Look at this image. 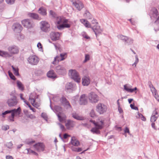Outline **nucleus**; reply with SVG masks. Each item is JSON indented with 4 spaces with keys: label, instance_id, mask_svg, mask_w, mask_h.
Segmentation results:
<instances>
[{
    "label": "nucleus",
    "instance_id": "62",
    "mask_svg": "<svg viewBox=\"0 0 159 159\" xmlns=\"http://www.w3.org/2000/svg\"><path fill=\"white\" fill-rule=\"evenodd\" d=\"M38 48H42V46L41 44L40 43H39L37 45Z\"/></svg>",
    "mask_w": 159,
    "mask_h": 159
},
{
    "label": "nucleus",
    "instance_id": "55",
    "mask_svg": "<svg viewBox=\"0 0 159 159\" xmlns=\"http://www.w3.org/2000/svg\"><path fill=\"white\" fill-rule=\"evenodd\" d=\"M34 143H35L34 141H31L27 142V144L28 145H31L33 144Z\"/></svg>",
    "mask_w": 159,
    "mask_h": 159
},
{
    "label": "nucleus",
    "instance_id": "22",
    "mask_svg": "<svg viewBox=\"0 0 159 159\" xmlns=\"http://www.w3.org/2000/svg\"><path fill=\"white\" fill-rule=\"evenodd\" d=\"M90 83V80L88 76H84L82 78V84L84 86H87Z\"/></svg>",
    "mask_w": 159,
    "mask_h": 159
},
{
    "label": "nucleus",
    "instance_id": "42",
    "mask_svg": "<svg viewBox=\"0 0 159 159\" xmlns=\"http://www.w3.org/2000/svg\"><path fill=\"white\" fill-rule=\"evenodd\" d=\"M135 60L134 62V63L133 64L132 66H134L135 67H136V65L139 62V59L137 55H136L135 56Z\"/></svg>",
    "mask_w": 159,
    "mask_h": 159
},
{
    "label": "nucleus",
    "instance_id": "6",
    "mask_svg": "<svg viewBox=\"0 0 159 159\" xmlns=\"http://www.w3.org/2000/svg\"><path fill=\"white\" fill-rule=\"evenodd\" d=\"M107 110V106L103 103H99L96 106V111L100 115L106 112Z\"/></svg>",
    "mask_w": 159,
    "mask_h": 159
},
{
    "label": "nucleus",
    "instance_id": "20",
    "mask_svg": "<svg viewBox=\"0 0 159 159\" xmlns=\"http://www.w3.org/2000/svg\"><path fill=\"white\" fill-rule=\"evenodd\" d=\"M60 33L58 32H52L50 34V37L53 41H56L59 39Z\"/></svg>",
    "mask_w": 159,
    "mask_h": 159
},
{
    "label": "nucleus",
    "instance_id": "60",
    "mask_svg": "<svg viewBox=\"0 0 159 159\" xmlns=\"http://www.w3.org/2000/svg\"><path fill=\"white\" fill-rule=\"evenodd\" d=\"M83 36L84 38L87 39H89L90 38V37L86 34H83Z\"/></svg>",
    "mask_w": 159,
    "mask_h": 159
},
{
    "label": "nucleus",
    "instance_id": "63",
    "mask_svg": "<svg viewBox=\"0 0 159 159\" xmlns=\"http://www.w3.org/2000/svg\"><path fill=\"white\" fill-rule=\"evenodd\" d=\"M29 107H30V110H32V111L33 112H35V110L30 105V106H29Z\"/></svg>",
    "mask_w": 159,
    "mask_h": 159
},
{
    "label": "nucleus",
    "instance_id": "30",
    "mask_svg": "<svg viewBox=\"0 0 159 159\" xmlns=\"http://www.w3.org/2000/svg\"><path fill=\"white\" fill-rule=\"evenodd\" d=\"M16 84L17 86L19 89L22 91L24 90V86L22 83L19 80L16 81Z\"/></svg>",
    "mask_w": 159,
    "mask_h": 159
},
{
    "label": "nucleus",
    "instance_id": "48",
    "mask_svg": "<svg viewBox=\"0 0 159 159\" xmlns=\"http://www.w3.org/2000/svg\"><path fill=\"white\" fill-rule=\"evenodd\" d=\"M9 127L8 125H5L2 126V129L3 130H6L9 129Z\"/></svg>",
    "mask_w": 159,
    "mask_h": 159
},
{
    "label": "nucleus",
    "instance_id": "52",
    "mask_svg": "<svg viewBox=\"0 0 159 159\" xmlns=\"http://www.w3.org/2000/svg\"><path fill=\"white\" fill-rule=\"evenodd\" d=\"M151 90L154 95L157 93V91L154 87H152V88L151 89Z\"/></svg>",
    "mask_w": 159,
    "mask_h": 159
},
{
    "label": "nucleus",
    "instance_id": "47",
    "mask_svg": "<svg viewBox=\"0 0 159 159\" xmlns=\"http://www.w3.org/2000/svg\"><path fill=\"white\" fill-rule=\"evenodd\" d=\"M43 72L41 70H39L37 71L36 74L38 75H41L43 74Z\"/></svg>",
    "mask_w": 159,
    "mask_h": 159
},
{
    "label": "nucleus",
    "instance_id": "57",
    "mask_svg": "<svg viewBox=\"0 0 159 159\" xmlns=\"http://www.w3.org/2000/svg\"><path fill=\"white\" fill-rule=\"evenodd\" d=\"M154 97L159 102V96L156 94H155L154 95Z\"/></svg>",
    "mask_w": 159,
    "mask_h": 159
},
{
    "label": "nucleus",
    "instance_id": "49",
    "mask_svg": "<svg viewBox=\"0 0 159 159\" xmlns=\"http://www.w3.org/2000/svg\"><path fill=\"white\" fill-rule=\"evenodd\" d=\"M24 35L23 34H20L17 35V38L19 40L24 39Z\"/></svg>",
    "mask_w": 159,
    "mask_h": 159
},
{
    "label": "nucleus",
    "instance_id": "23",
    "mask_svg": "<svg viewBox=\"0 0 159 159\" xmlns=\"http://www.w3.org/2000/svg\"><path fill=\"white\" fill-rule=\"evenodd\" d=\"M21 110L20 107H19L17 109H14L11 110V112L12 116L15 115H19L20 114Z\"/></svg>",
    "mask_w": 159,
    "mask_h": 159
},
{
    "label": "nucleus",
    "instance_id": "54",
    "mask_svg": "<svg viewBox=\"0 0 159 159\" xmlns=\"http://www.w3.org/2000/svg\"><path fill=\"white\" fill-rule=\"evenodd\" d=\"M15 116H12V115L11 114V116L9 117V120H10L11 121H14V117Z\"/></svg>",
    "mask_w": 159,
    "mask_h": 159
},
{
    "label": "nucleus",
    "instance_id": "56",
    "mask_svg": "<svg viewBox=\"0 0 159 159\" xmlns=\"http://www.w3.org/2000/svg\"><path fill=\"white\" fill-rule=\"evenodd\" d=\"M91 22L92 24H96V25L98 24V22H97L96 20L95 19H93V20H92Z\"/></svg>",
    "mask_w": 159,
    "mask_h": 159
},
{
    "label": "nucleus",
    "instance_id": "41",
    "mask_svg": "<svg viewBox=\"0 0 159 159\" xmlns=\"http://www.w3.org/2000/svg\"><path fill=\"white\" fill-rule=\"evenodd\" d=\"M6 145V146L9 148L11 149L12 148L13 144L11 142L7 143Z\"/></svg>",
    "mask_w": 159,
    "mask_h": 159
},
{
    "label": "nucleus",
    "instance_id": "4",
    "mask_svg": "<svg viewBox=\"0 0 159 159\" xmlns=\"http://www.w3.org/2000/svg\"><path fill=\"white\" fill-rule=\"evenodd\" d=\"M35 94H31L29 97V100L31 104L34 107L38 108L39 107L40 103L39 99L38 98V96L35 97Z\"/></svg>",
    "mask_w": 159,
    "mask_h": 159
},
{
    "label": "nucleus",
    "instance_id": "64",
    "mask_svg": "<svg viewBox=\"0 0 159 159\" xmlns=\"http://www.w3.org/2000/svg\"><path fill=\"white\" fill-rule=\"evenodd\" d=\"M29 117L31 119H33L35 118V117L32 114H31L29 115Z\"/></svg>",
    "mask_w": 159,
    "mask_h": 159
},
{
    "label": "nucleus",
    "instance_id": "9",
    "mask_svg": "<svg viewBox=\"0 0 159 159\" xmlns=\"http://www.w3.org/2000/svg\"><path fill=\"white\" fill-rule=\"evenodd\" d=\"M90 102L92 103L97 102L99 100L98 96L94 93L91 92L88 96Z\"/></svg>",
    "mask_w": 159,
    "mask_h": 159
},
{
    "label": "nucleus",
    "instance_id": "61",
    "mask_svg": "<svg viewBox=\"0 0 159 159\" xmlns=\"http://www.w3.org/2000/svg\"><path fill=\"white\" fill-rule=\"evenodd\" d=\"M90 15V13L88 11H86V12H85L84 15L85 16H89Z\"/></svg>",
    "mask_w": 159,
    "mask_h": 159
},
{
    "label": "nucleus",
    "instance_id": "19",
    "mask_svg": "<svg viewBox=\"0 0 159 159\" xmlns=\"http://www.w3.org/2000/svg\"><path fill=\"white\" fill-rule=\"evenodd\" d=\"M73 4L75 6V7L79 11H80L84 7L83 3L79 0L73 2Z\"/></svg>",
    "mask_w": 159,
    "mask_h": 159
},
{
    "label": "nucleus",
    "instance_id": "44",
    "mask_svg": "<svg viewBox=\"0 0 159 159\" xmlns=\"http://www.w3.org/2000/svg\"><path fill=\"white\" fill-rule=\"evenodd\" d=\"M8 73H9V75L11 79H12V80H16L15 77L9 71Z\"/></svg>",
    "mask_w": 159,
    "mask_h": 159
},
{
    "label": "nucleus",
    "instance_id": "26",
    "mask_svg": "<svg viewBox=\"0 0 159 159\" xmlns=\"http://www.w3.org/2000/svg\"><path fill=\"white\" fill-rule=\"evenodd\" d=\"M75 125V122L70 120H68L66 124V128L70 129L73 127Z\"/></svg>",
    "mask_w": 159,
    "mask_h": 159
},
{
    "label": "nucleus",
    "instance_id": "27",
    "mask_svg": "<svg viewBox=\"0 0 159 159\" xmlns=\"http://www.w3.org/2000/svg\"><path fill=\"white\" fill-rule=\"evenodd\" d=\"M48 77L52 79H54L57 77L56 74L52 70H50L47 74Z\"/></svg>",
    "mask_w": 159,
    "mask_h": 159
},
{
    "label": "nucleus",
    "instance_id": "59",
    "mask_svg": "<svg viewBox=\"0 0 159 159\" xmlns=\"http://www.w3.org/2000/svg\"><path fill=\"white\" fill-rule=\"evenodd\" d=\"M58 125L60 126L61 129L62 130H63V129H64V126L63 125H62L61 123H58Z\"/></svg>",
    "mask_w": 159,
    "mask_h": 159
},
{
    "label": "nucleus",
    "instance_id": "3",
    "mask_svg": "<svg viewBox=\"0 0 159 159\" xmlns=\"http://www.w3.org/2000/svg\"><path fill=\"white\" fill-rule=\"evenodd\" d=\"M8 50L10 53L7 52L0 51V56L6 57H12V54H17L19 51L18 47L15 45L9 47Z\"/></svg>",
    "mask_w": 159,
    "mask_h": 159
},
{
    "label": "nucleus",
    "instance_id": "36",
    "mask_svg": "<svg viewBox=\"0 0 159 159\" xmlns=\"http://www.w3.org/2000/svg\"><path fill=\"white\" fill-rule=\"evenodd\" d=\"M61 58L59 56H57L54 58V61H53L52 64H56L57 63H58L60 61H61Z\"/></svg>",
    "mask_w": 159,
    "mask_h": 159
},
{
    "label": "nucleus",
    "instance_id": "7",
    "mask_svg": "<svg viewBox=\"0 0 159 159\" xmlns=\"http://www.w3.org/2000/svg\"><path fill=\"white\" fill-rule=\"evenodd\" d=\"M150 17L152 19L153 18L156 19L155 22L157 24L159 23V14L156 8L155 7L152 8L150 11Z\"/></svg>",
    "mask_w": 159,
    "mask_h": 159
},
{
    "label": "nucleus",
    "instance_id": "12",
    "mask_svg": "<svg viewBox=\"0 0 159 159\" xmlns=\"http://www.w3.org/2000/svg\"><path fill=\"white\" fill-rule=\"evenodd\" d=\"M40 24V28L42 31L47 32L49 30L50 25L48 22L45 21H42L41 22Z\"/></svg>",
    "mask_w": 159,
    "mask_h": 159
},
{
    "label": "nucleus",
    "instance_id": "38",
    "mask_svg": "<svg viewBox=\"0 0 159 159\" xmlns=\"http://www.w3.org/2000/svg\"><path fill=\"white\" fill-rule=\"evenodd\" d=\"M133 41L132 39L128 37V40H127V41L125 42V44L128 45L131 44L133 43Z\"/></svg>",
    "mask_w": 159,
    "mask_h": 159
},
{
    "label": "nucleus",
    "instance_id": "16",
    "mask_svg": "<svg viewBox=\"0 0 159 159\" xmlns=\"http://www.w3.org/2000/svg\"><path fill=\"white\" fill-rule=\"evenodd\" d=\"M34 147L38 152L43 151L45 148V145L43 143H38L34 145Z\"/></svg>",
    "mask_w": 159,
    "mask_h": 159
},
{
    "label": "nucleus",
    "instance_id": "31",
    "mask_svg": "<svg viewBox=\"0 0 159 159\" xmlns=\"http://www.w3.org/2000/svg\"><path fill=\"white\" fill-rule=\"evenodd\" d=\"M117 37L119 39L124 42L125 43V42L127 41V40H128V37L121 34L118 35Z\"/></svg>",
    "mask_w": 159,
    "mask_h": 159
},
{
    "label": "nucleus",
    "instance_id": "43",
    "mask_svg": "<svg viewBox=\"0 0 159 159\" xmlns=\"http://www.w3.org/2000/svg\"><path fill=\"white\" fill-rule=\"evenodd\" d=\"M42 117L46 121L48 120V116L47 114L45 113H42L41 114Z\"/></svg>",
    "mask_w": 159,
    "mask_h": 159
},
{
    "label": "nucleus",
    "instance_id": "24",
    "mask_svg": "<svg viewBox=\"0 0 159 159\" xmlns=\"http://www.w3.org/2000/svg\"><path fill=\"white\" fill-rule=\"evenodd\" d=\"M158 116V113L155 110L153 111L152 116L151 117L150 120L152 122H154L157 120Z\"/></svg>",
    "mask_w": 159,
    "mask_h": 159
},
{
    "label": "nucleus",
    "instance_id": "28",
    "mask_svg": "<svg viewBox=\"0 0 159 159\" xmlns=\"http://www.w3.org/2000/svg\"><path fill=\"white\" fill-rule=\"evenodd\" d=\"M80 22L84 24L85 27L87 28H91V24L87 20L84 19H81L80 20Z\"/></svg>",
    "mask_w": 159,
    "mask_h": 159
},
{
    "label": "nucleus",
    "instance_id": "1",
    "mask_svg": "<svg viewBox=\"0 0 159 159\" xmlns=\"http://www.w3.org/2000/svg\"><path fill=\"white\" fill-rule=\"evenodd\" d=\"M90 121L93 123L95 125V127L91 129V131L93 134H100V130L102 129L104 126V120L99 118L97 120L96 122L92 120H90Z\"/></svg>",
    "mask_w": 159,
    "mask_h": 159
},
{
    "label": "nucleus",
    "instance_id": "37",
    "mask_svg": "<svg viewBox=\"0 0 159 159\" xmlns=\"http://www.w3.org/2000/svg\"><path fill=\"white\" fill-rule=\"evenodd\" d=\"M137 118H141V119L144 121L146 120V118L141 113L138 112V115L136 116Z\"/></svg>",
    "mask_w": 159,
    "mask_h": 159
},
{
    "label": "nucleus",
    "instance_id": "34",
    "mask_svg": "<svg viewBox=\"0 0 159 159\" xmlns=\"http://www.w3.org/2000/svg\"><path fill=\"white\" fill-rule=\"evenodd\" d=\"M71 143L72 145L76 146H78L80 144L78 140H71Z\"/></svg>",
    "mask_w": 159,
    "mask_h": 159
},
{
    "label": "nucleus",
    "instance_id": "18",
    "mask_svg": "<svg viewBox=\"0 0 159 159\" xmlns=\"http://www.w3.org/2000/svg\"><path fill=\"white\" fill-rule=\"evenodd\" d=\"M79 102L81 105H85L87 103V97L85 94H83L80 96Z\"/></svg>",
    "mask_w": 159,
    "mask_h": 159
},
{
    "label": "nucleus",
    "instance_id": "33",
    "mask_svg": "<svg viewBox=\"0 0 159 159\" xmlns=\"http://www.w3.org/2000/svg\"><path fill=\"white\" fill-rule=\"evenodd\" d=\"M28 16L33 18V19H40L39 18V15L38 14L34 13H30L28 14Z\"/></svg>",
    "mask_w": 159,
    "mask_h": 159
},
{
    "label": "nucleus",
    "instance_id": "2",
    "mask_svg": "<svg viewBox=\"0 0 159 159\" xmlns=\"http://www.w3.org/2000/svg\"><path fill=\"white\" fill-rule=\"evenodd\" d=\"M56 23L57 25V28L59 30H62L65 28H69L71 25L68 20L65 19L63 17H58Z\"/></svg>",
    "mask_w": 159,
    "mask_h": 159
},
{
    "label": "nucleus",
    "instance_id": "29",
    "mask_svg": "<svg viewBox=\"0 0 159 159\" xmlns=\"http://www.w3.org/2000/svg\"><path fill=\"white\" fill-rule=\"evenodd\" d=\"M72 117L75 119L78 120H84V118L82 116H80L76 113H73Z\"/></svg>",
    "mask_w": 159,
    "mask_h": 159
},
{
    "label": "nucleus",
    "instance_id": "51",
    "mask_svg": "<svg viewBox=\"0 0 159 159\" xmlns=\"http://www.w3.org/2000/svg\"><path fill=\"white\" fill-rule=\"evenodd\" d=\"M11 113V110H7L3 112L2 114L3 117H4V116L7 114Z\"/></svg>",
    "mask_w": 159,
    "mask_h": 159
},
{
    "label": "nucleus",
    "instance_id": "39",
    "mask_svg": "<svg viewBox=\"0 0 159 159\" xmlns=\"http://www.w3.org/2000/svg\"><path fill=\"white\" fill-rule=\"evenodd\" d=\"M90 116L92 117H94L96 116V114L93 109H92L90 112Z\"/></svg>",
    "mask_w": 159,
    "mask_h": 159
},
{
    "label": "nucleus",
    "instance_id": "45",
    "mask_svg": "<svg viewBox=\"0 0 159 159\" xmlns=\"http://www.w3.org/2000/svg\"><path fill=\"white\" fill-rule=\"evenodd\" d=\"M90 59V56L89 55L86 54L85 55V60L84 61V62H86L87 61H89Z\"/></svg>",
    "mask_w": 159,
    "mask_h": 159
},
{
    "label": "nucleus",
    "instance_id": "35",
    "mask_svg": "<svg viewBox=\"0 0 159 159\" xmlns=\"http://www.w3.org/2000/svg\"><path fill=\"white\" fill-rule=\"evenodd\" d=\"M11 67L13 70L14 73L15 75L18 76L19 75V69L18 67H15L13 66H11Z\"/></svg>",
    "mask_w": 159,
    "mask_h": 159
},
{
    "label": "nucleus",
    "instance_id": "10",
    "mask_svg": "<svg viewBox=\"0 0 159 159\" xmlns=\"http://www.w3.org/2000/svg\"><path fill=\"white\" fill-rule=\"evenodd\" d=\"M29 63L32 65H36L39 61V58L36 56H31L28 59Z\"/></svg>",
    "mask_w": 159,
    "mask_h": 159
},
{
    "label": "nucleus",
    "instance_id": "50",
    "mask_svg": "<svg viewBox=\"0 0 159 159\" xmlns=\"http://www.w3.org/2000/svg\"><path fill=\"white\" fill-rule=\"evenodd\" d=\"M130 107L131 108L133 109L136 110H138V108L137 107H134V104H131L130 105Z\"/></svg>",
    "mask_w": 159,
    "mask_h": 159
},
{
    "label": "nucleus",
    "instance_id": "15",
    "mask_svg": "<svg viewBox=\"0 0 159 159\" xmlns=\"http://www.w3.org/2000/svg\"><path fill=\"white\" fill-rule=\"evenodd\" d=\"M92 29L94 32L97 38L99 34H101L102 30L98 25H96L91 27Z\"/></svg>",
    "mask_w": 159,
    "mask_h": 159
},
{
    "label": "nucleus",
    "instance_id": "32",
    "mask_svg": "<svg viewBox=\"0 0 159 159\" xmlns=\"http://www.w3.org/2000/svg\"><path fill=\"white\" fill-rule=\"evenodd\" d=\"M38 12L39 13L43 16L47 14L46 10L43 7H40L38 10Z\"/></svg>",
    "mask_w": 159,
    "mask_h": 159
},
{
    "label": "nucleus",
    "instance_id": "21",
    "mask_svg": "<svg viewBox=\"0 0 159 159\" xmlns=\"http://www.w3.org/2000/svg\"><path fill=\"white\" fill-rule=\"evenodd\" d=\"M61 102L64 105V106L66 107L67 108H68L71 107V105L70 103L64 97H62Z\"/></svg>",
    "mask_w": 159,
    "mask_h": 159
},
{
    "label": "nucleus",
    "instance_id": "11",
    "mask_svg": "<svg viewBox=\"0 0 159 159\" xmlns=\"http://www.w3.org/2000/svg\"><path fill=\"white\" fill-rule=\"evenodd\" d=\"M18 102L16 97L14 95L11 98H9L7 102V103L8 106L11 107L15 106L17 105Z\"/></svg>",
    "mask_w": 159,
    "mask_h": 159
},
{
    "label": "nucleus",
    "instance_id": "25",
    "mask_svg": "<svg viewBox=\"0 0 159 159\" xmlns=\"http://www.w3.org/2000/svg\"><path fill=\"white\" fill-rule=\"evenodd\" d=\"M13 26L14 27V31L16 32L19 33L22 30V26L19 24L16 23Z\"/></svg>",
    "mask_w": 159,
    "mask_h": 159
},
{
    "label": "nucleus",
    "instance_id": "17",
    "mask_svg": "<svg viewBox=\"0 0 159 159\" xmlns=\"http://www.w3.org/2000/svg\"><path fill=\"white\" fill-rule=\"evenodd\" d=\"M76 89V86L75 84L72 82L68 83L66 85V89L67 91L69 90L72 91L75 90Z\"/></svg>",
    "mask_w": 159,
    "mask_h": 159
},
{
    "label": "nucleus",
    "instance_id": "14",
    "mask_svg": "<svg viewBox=\"0 0 159 159\" xmlns=\"http://www.w3.org/2000/svg\"><path fill=\"white\" fill-rule=\"evenodd\" d=\"M22 24L24 26L28 28L34 27V25L33 22L29 19H25L22 21Z\"/></svg>",
    "mask_w": 159,
    "mask_h": 159
},
{
    "label": "nucleus",
    "instance_id": "5",
    "mask_svg": "<svg viewBox=\"0 0 159 159\" xmlns=\"http://www.w3.org/2000/svg\"><path fill=\"white\" fill-rule=\"evenodd\" d=\"M69 75L71 78L78 83H80V78L78 73L75 70L71 69L69 70Z\"/></svg>",
    "mask_w": 159,
    "mask_h": 159
},
{
    "label": "nucleus",
    "instance_id": "58",
    "mask_svg": "<svg viewBox=\"0 0 159 159\" xmlns=\"http://www.w3.org/2000/svg\"><path fill=\"white\" fill-rule=\"evenodd\" d=\"M6 159H13V157L10 155H7L6 156Z\"/></svg>",
    "mask_w": 159,
    "mask_h": 159
},
{
    "label": "nucleus",
    "instance_id": "53",
    "mask_svg": "<svg viewBox=\"0 0 159 159\" xmlns=\"http://www.w3.org/2000/svg\"><path fill=\"white\" fill-rule=\"evenodd\" d=\"M124 133L125 134L127 133H128L129 134H130L129 129L127 127H126L125 128V129L124 130Z\"/></svg>",
    "mask_w": 159,
    "mask_h": 159
},
{
    "label": "nucleus",
    "instance_id": "13",
    "mask_svg": "<svg viewBox=\"0 0 159 159\" xmlns=\"http://www.w3.org/2000/svg\"><path fill=\"white\" fill-rule=\"evenodd\" d=\"M56 71L59 75H64L66 73V70L63 66L58 65L56 67Z\"/></svg>",
    "mask_w": 159,
    "mask_h": 159
},
{
    "label": "nucleus",
    "instance_id": "8",
    "mask_svg": "<svg viewBox=\"0 0 159 159\" xmlns=\"http://www.w3.org/2000/svg\"><path fill=\"white\" fill-rule=\"evenodd\" d=\"M54 111L57 116L59 121H63L64 119L63 117H61L63 114L62 112L61 107L59 106H55L54 107Z\"/></svg>",
    "mask_w": 159,
    "mask_h": 159
},
{
    "label": "nucleus",
    "instance_id": "40",
    "mask_svg": "<svg viewBox=\"0 0 159 159\" xmlns=\"http://www.w3.org/2000/svg\"><path fill=\"white\" fill-rule=\"evenodd\" d=\"M66 53H61L60 55V57L61 58V60H64L66 58Z\"/></svg>",
    "mask_w": 159,
    "mask_h": 159
},
{
    "label": "nucleus",
    "instance_id": "46",
    "mask_svg": "<svg viewBox=\"0 0 159 159\" xmlns=\"http://www.w3.org/2000/svg\"><path fill=\"white\" fill-rule=\"evenodd\" d=\"M15 0H6V2L9 4H13L15 2Z\"/></svg>",
    "mask_w": 159,
    "mask_h": 159
}]
</instances>
